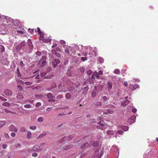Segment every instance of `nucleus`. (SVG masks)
<instances>
[{
    "label": "nucleus",
    "mask_w": 158,
    "mask_h": 158,
    "mask_svg": "<svg viewBox=\"0 0 158 158\" xmlns=\"http://www.w3.org/2000/svg\"><path fill=\"white\" fill-rule=\"evenodd\" d=\"M46 56H43L39 62V64L40 67H43L45 65L46 63Z\"/></svg>",
    "instance_id": "nucleus-1"
},
{
    "label": "nucleus",
    "mask_w": 158,
    "mask_h": 158,
    "mask_svg": "<svg viewBox=\"0 0 158 158\" xmlns=\"http://www.w3.org/2000/svg\"><path fill=\"white\" fill-rule=\"evenodd\" d=\"M52 65L54 68L56 67L58 64L60 62L59 59H53L52 60Z\"/></svg>",
    "instance_id": "nucleus-2"
},
{
    "label": "nucleus",
    "mask_w": 158,
    "mask_h": 158,
    "mask_svg": "<svg viewBox=\"0 0 158 158\" xmlns=\"http://www.w3.org/2000/svg\"><path fill=\"white\" fill-rule=\"evenodd\" d=\"M98 125L97 126V127L98 129L103 130L105 128L104 122H100L98 123Z\"/></svg>",
    "instance_id": "nucleus-3"
},
{
    "label": "nucleus",
    "mask_w": 158,
    "mask_h": 158,
    "mask_svg": "<svg viewBox=\"0 0 158 158\" xmlns=\"http://www.w3.org/2000/svg\"><path fill=\"white\" fill-rule=\"evenodd\" d=\"M44 36H40L39 38V39L40 40L42 41L43 42L45 43L51 41V39L50 38H45Z\"/></svg>",
    "instance_id": "nucleus-4"
},
{
    "label": "nucleus",
    "mask_w": 158,
    "mask_h": 158,
    "mask_svg": "<svg viewBox=\"0 0 158 158\" xmlns=\"http://www.w3.org/2000/svg\"><path fill=\"white\" fill-rule=\"evenodd\" d=\"M9 129L10 131H14L17 132L18 130L16 127L13 125H11L9 127Z\"/></svg>",
    "instance_id": "nucleus-5"
},
{
    "label": "nucleus",
    "mask_w": 158,
    "mask_h": 158,
    "mask_svg": "<svg viewBox=\"0 0 158 158\" xmlns=\"http://www.w3.org/2000/svg\"><path fill=\"white\" fill-rule=\"evenodd\" d=\"M4 93L8 96H11L12 94V91L9 89H6L4 90Z\"/></svg>",
    "instance_id": "nucleus-6"
},
{
    "label": "nucleus",
    "mask_w": 158,
    "mask_h": 158,
    "mask_svg": "<svg viewBox=\"0 0 158 158\" xmlns=\"http://www.w3.org/2000/svg\"><path fill=\"white\" fill-rule=\"evenodd\" d=\"M23 29H22L20 28H18V29L17 28L16 29V31L17 32V33L16 34L17 35H19V34H23L24 33V32L23 31Z\"/></svg>",
    "instance_id": "nucleus-7"
},
{
    "label": "nucleus",
    "mask_w": 158,
    "mask_h": 158,
    "mask_svg": "<svg viewBox=\"0 0 158 158\" xmlns=\"http://www.w3.org/2000/svg\"><path fill=\"white\" fill-rule=\"evenodd\" d=\"M136 117L135 116H132L128 120V121L131 123H133L135 122Z\"/></svg>",
    "instance_id": "nucleus-8"
},
{
    "label": "nucleus",
    "mask_w": 158,
    "mask_h": 158,
    "mask_svg": "<svg viewBox=\"0 0 158 158\" xmlns=\"http://www.w3.org/2000/svg\"><path fill=\"white\" fill-rule=\"evenodd\" d=\"M33 150L34 151H42V148H40V147L38 145H36L33 148Z\"/></svg>",
    "instance_id": "nucleus-9"
},
{
    "label": "nucleus",
    "mask_w": 158,
    "mask_h": 158,
    "mask_svg": "<svg viewBox=\"0 0 158 158\" xmlns=\"http://www.w3.org/2000/svg\"><path fill=\"white\" fill-rule=\"evenodd\" d=\"M35 56L37 58V59H39L41 55V53L40 52L37 51L35 53Z\"/></svg>",
    "instance_id": "nucleus-10"
},
{
    "label": "nucleus",
    "mask_w": 158,
    "mask_h": 158,
    "mask_svg": "<svg viewBox=\"0 0 158 158\" xmlns=\"http://www.w3.org/2000/svg\"><path fill=\"white\" fill-rule=\"evenodd\" d=\"M102 99L104 103L105 104H107L108 102V98L106 96H104L102 97Z\"/></svg>",
    "instance_id": "nucleus-11"
},
{
    "label": "nucleus",
    "mask_w": 158,
    "mask_h": 158,
    "mask_svg": "<svg viewBox=\"0 0 158 158\" xmlns=\"http://www.w3.org/2000/svg\"><path fill=\"white\" fill-rule=\"evenodd\" d=\"M112 83L111 82L108 81L107 85V88L109 89L112 88Z\"/></svg>",
    "instance_id": "nucleus-12"
},
{
    "label": "nucleus",
    "mask_w": 158,
    "mask_h": 158,
    "mask_svg": "<svg viewBox=\"0 0 158 158\" xmlns=\"http://www.w3.org/2000/svg\"><path fill=\"white\" fill-rule=\"evenodd\" d=\"M120 128H121L122 130H123L124 131H127L128 129V127H127V126H119L118 127V128L119 129H120Z\"/></svg>",
    "instance_id": "nucleus-13"
},
{
    "label": "nucleus",
    "mask_w": 158,
    "mask_h": 158,
    "mask_svg": "<svg viewBox=\"0 0 158 158\" xmlns=\"http://www.w3.org/2000/svg\"><path fill=\"white\" fill-rule=\"evenodd\" d=\"M129 103V101L128 100H125L124 102H122V105L123 106H126Z\"/></svg>",
    "instance_id": "nucleus-14"
},
{
    "label": "nucleus",
    "mask_w": 158,
    "mask_h": 158,
    "mask_svg": "<svg viewBox=\"0 0 158 158\" xmlns=\"http://www.w3.org/2000/svg\"><path fill=\"white\" fill-rule=\"evenodd\" d=\"M119 134L120 135H122L123 134V131L121 130H118L116 132V134L115 135V137L117 138V134Z\"/></svg>",
    "instance_id": "nucleus-15"
},
{
    "label": "nucleus",
    "mask_w": 158,
    "mask_h": 158,
    "mask_svg": "<svg viewBox=\"0 0 158 158\" xmlns=\"http://www.w3.org/2000/svg\"><path fill=\"white\" fill-rule=\"evenodd\" d=\"M37 31L38 33L40 35V36H44V33L41 32L40 29L39 27H38L37 28Z\"/></svg>",
    "instance_id": "nucleus-16"
},
{
    "label": "nucleus",
    "mask_w": 158,
    "mask_h": 158,
    "mask_svg": "<svg viewBox=\"0 0 158 158\" xmlns=\"http://www.w3.org/2000/svg\"><path fill=\"white\" fill-rule=\"evenodd\" d=\"M107 134L108 135H114V131L113 130H109L107 131Z\"/></svg>",
    "instance_id": "nucleus-17"
},
{
    "label": "nucleus",
    "mask_w": 158,
    "mask_h": 158,
    "mask_svg": "<svg viewBox=\"0 0 158 158\" xmlns=\"http://www.w3.org/2000/svg\"><path fill=\"white\" fill-rule=\"evenodd\" d=\"M17 74L18 76L20 78V77L21 76V75L20 74V73L19 71V68H17Z\"/></svg>",
    "instance_id": "nucleus-18"
},
{
    "label": "nucleus",
    "mask_w": 158,
    "mask_h": 158,
    "mask_svg": "<svg viewBox=\"0 0 158 158\" xmlns=\"http://www.w3.org/2000/svg\"><path fill=\"white\" fill-rule=\"evenodd\" d=\"M99 142L98 141H94L93 143V145L94 147H97L98 145Z\"/></svg>",
    "instance_id": "nucleus-19"
},
{
    "label": "nucleus",
    "mask_w": 158,
    "mask_h": 158,
    "mask_svg": "<svg viewBox=\"0 0 158 158\" xmlns=\"http://www.w3.org/2000/svg\"><path fill=\"white\" fill-rule=\"evenodd\" d=\"M27 44L28 45H27V47H29V48H30L31 47L32 44V43L31 42V41L30 40H29L28 41Z\"/></svg>",
    "instance_id": "nucleus-20"
},
{
    "label": "nucleus",
    "mask_w": 158,
    "mask_h": 158,
    "mask_svg": "<svg viewBox=\"0 0 158 158\" xmlns=\"http://www.w3.org/2000/svg\"><path fill=\"white\" fill-rule=\"evenodd\" d=\"M98 60L101 63H103L104 61L103 58L101 57H99L98 59Z\"/></svg>",
    "instance_id": "nucleus-21"
},
{
    "label": "nucleus",
    "mask_w": 158,
    "mask_h": 158,
    "mask_svg": "<svg viewBox=\"0 0 158 158\" xmlns=\"http://www.w3.org/2000/svg\"><path fill=\"white\" fill-rule=\"evenodd\" d=\"M71 95L69 93H67L65 95V98L67 99H69L70 98Z\"/></svg>",
    "instance_id": "nucleus-22"
},
{
    "label": "nucleus",
    "mask_w": 158,
    "mask_h": 158,
    "mask_svg": "<svg viewBox=\"0 0 158 158\" xmlns=\"http://www.w3.org/2000/svg\"><path fill=\"white\" fill-rule=\"evenodd\" d=\"M47 97L49 98H53L52 94L50 93L48 94H47Z\"/></svg>",
    "instance_id": "nucleus-23"
},
{
    "label": "nucleus",
    "mask_w": 158,
    "mask_h": 158,
    "mask_svg": "<svg viewBox=\"0 0 158 158\" xmlns=\"http://www.w3.org/2000/svg\"><path fill=\"white\" fill-rule=\"evenodd\" d=\"M6 123V122L5 121H0V128L2 127Z\"/></svg>",
    "instance_id": "nucleus-24"
},
{
    "label": "nucleus",
    "mask_w": 158,
    "mask_h": 158,
    "mask_svg": "<svg viewBox=\"0 0 158 158\" xmlns=\"http://www.w3.org/2000/svg\"><path fill=\"white\" fill-rule=\"evenodd\" d=\"M114 73L117 74H119L120 73V72L119 69H116L114 70Z\"/></svg>",
    "instance_id": "nucleus-25"
},
{
    "label": "nucleus",
    "mask_w": 158,
    "mask_h": 158,
    "mask_svg": "<svg viewBox=\"0 0 158 158\" xmlns=\"http://www.w3.org/2000/svg\"><path fill=\"white\" fill-rule=\"evenodd\" d=\"M0 50H1V52H4L5 50L4 47L2 45H0Z\"/></svg>",
    "instance_id": "nucleus-26"
},
{
    "label": "nucleus",
    "mask_w": 158,
    "mask_h": 158,
    "mask_svg": "<svg viewBox=\"0 0 158 158\" xmlns=\"http://www.w3.org/2000/svg\"><path fill=\"white\" fill-rule=\"evenodd\" d=\"M96 104H95V105L97 106H102V102H96Z\"/></svg>",
    "instance_id": "nucleus-27"
},
{
    "label": "nucleus",
    "mask_w": 158,
    "mask_h": 158,
    "mask_svg": "<svg viewBox=\"0 0 158 158\" xmlns=\"http://www.w3.org/2000/svg\"><path fill=\"white\" fill-rule=\"evenodd\" d=\"M73 147V145H69L66 147L64 148V149L65 150H68L69 149L71 148H72Z\"/></svg>",
    "instance_id": "nucleus-28"
},
{
    "label": "nucleus",
    "mask_w": 158,
    "mask_h": 158,
    "mask_svg": "<svg viewBox=\"0 0 158 158\" xmlns=\"http://www.w3.org/2000/svg\"><path fill=\"white\" fill-rule=\"evenodd\" d=\"M89 146V144L88 143H84V145L81 147V148H85V147L87 148Z\"/></svg>",
    "instance_id": "nucleus-29"
},
{
    "label": "nucleus",
    "mask_w": 158,
    "mask_h": 158,
    "mask_svg": "<svg viewBox=\"0 0 158 158\" xmlns=\"http://www.w3.org/2000/svg\"><path fill=\"white\" fill-rule=\"evenodd\" d=\"M31 133L29 131L27 133V137L28 138H31Z\"/></svg>",
    "instance_id": "nucleus-30"
},
{
    "label": "nucleus",
    "mask_w": 158,
    "mask_h": 158,
    "mask_svg": "<svg viewBox=\"0 0 158 158\" xmlns=\"http://www.w3.org/2000/svg\"><path fill=\"white\" fill-rule=\"evenodd\" d=\"M37 121L40 122H42L43 121V118L42 117H39L38 118Z\"/></svg>",
    "instance_id": "nucleus-31"
},
{
    "label": "nucleus",
    "mask_w": 158,
    "mask_h": 158,
    "mask_svg": "<svg viewBox=\"0 0 158 158\" xmlns=\"http://www.w3.org/2000/svg\"><path fill=\"white\" fill-rule=\"evenodd\" d=\"M2 105L5 106H10V105L9 103L6 102L3 103Z\"/></svg>",
    "instance_id": "nucleus-32"
},
{
    "label": "nucleus",
    "mask_w": 158,
    "mask_h": 158,
    "mask_svg": "<svg viewBox=\"0 0 158 158\" xmlns=\"http://www.w3.org/2000/svg\"><path fill=\"white\" fill-rule=\"evenodd\" d=\"M91 94L92 97H94L96 96V92L94 91H92Z\"/></svg>",
    "instance_id": "nucleus-33"
},
{
    "label": "nucleus",
    "mask_w": 158,
    "mask_h": 158,
    "mask_svg": "<svg viewBox=\"0 0 158 158\" xmlns=\"http://www.w3.org/2000/svg\"><path fill=\"white\" fill-rule=\"evenodd\" d=\"M25 45V42L24 41L21 44L19 45V46L20 47H22V46H24Z\"/></svg>",
    "instance_id": "nucleus-34"
},
{
    "label": "nucleus",
    "mask_w": 158,
    "mask_h": 158,
    "mask_svg": "<svg viewBox=\"0 0 158 158\" xmlns=\"http://www.w3.org/2000/svg\"><path fill=\"white\" fill-rule=\"evenodd\" d=\"M30 128L32 130H34L36 128V127L35 126H32L30 127Z\"/></svg>",
    "instance_id": "nucleus-35"
},
{
    "label": "nucleus",
    "mask_w": 158,
    "mask_h": 158,
    "mask_svg": "<svg viewBox=\"0 0 158 158\" xmlns=\"http://www.w3.org/2000/svg\"><path fill=\"white\" fill-rule=\"evenodd\" d=\"M24 107L25 108H30L31 106L30 104H26L24 105Z\"/></svg>",
    "instance_id": "nucleus-36"
},
{
    "label": "nucleus",
    "mask_w": 158,
    "mask_h": 158,
    "mask_svg": "<svg viewBox=\"0 0 158 158\" xmlns=\"http://www.w3.org/2000/svg\"><path fill=\"white\" fill-rule=\"evenodd\" d=\"M87 73L88 75H91L92 73V71L91 70H88L87 71Z\"/></svg>",
    "instance_id": "nucleus-37"
},
{
    "label": "nucleus",
    "mask_w": 158,
    "mask_h": 158,
    "mask_svg": "<svg viewBox=\"0 0 158 158\" xmlns=\"http://www.w3.org/2000/svg\"><path fill=\"white\" fill-rule=\"evenodd\" d=\"M63 97V96L62 95H59L57 97L56 99H61Z\"/></svg>",
    "instance_id": "nucleus-38"
},
{
    "label": "nucleus",
    "mask_w": 158,
    "mask_h": 158,
    "mask_svg": "<svg viewBox=\"0 0 158 158\" xmlns=\"http://www.w3.org/2000/svg\"><path fill=\"white\" fill-rule=\"evenodd\" d=\"M0 99L3 101H7V99L6 98H4L2 96L0 97Z\"/></svg>",
    "instance_id": "nucleus-39"
},
{
    "label": "nucleus",
    "mask_w": 158,
    "mask_h": 158,
    "mask_svg": "<svg viewBox=\"0 0 158 158\" xmlns=\"http://www.w3.org/2000/svg\"><path fill=\"white\" fill-rule=\"evenodd\" d=\"M41 106V103L40 102H37L36 105L35 106L36 107H39Z\"/></svg>",
    "instance_id": "nucleus-40"
},
{
    "label": "nucleus",
    "mask_w": 158,
    "mask_h": 158,
    "mask_svg": "<svg viewBox=\"0 0 158 158\" xmlns=\"http://www.w3.org/2000/svg\"><path fill=\"white\" fill-rule=\"evenodd\" d=\"M96 75H95V76L96 77V78L97 79H99L100 77V76L99 75L98 73H96Z\"/></svg>",
    "instance_id": "nucleus-41"
},
{
    "label": "nucleus",
    "mask_w": 158,
    "mask_h": 158,
    "mask_svg": "<svg viewBox=\"0 0 158 158\" xmlns=\"http://www.w3.org/2000/svg\"><path fill=\"white\" fill-rule=\"evenodd\" d=\"M81 59L82 61H84L87 60V58L86 57H82Z\"/></svg>",
    "instance_id": "nucleus-42"
},
{
    "label": "nucleus",
    "mask_w": 158,
    "mask_h": 158,
    "mask_svg": "<svg viewBox=\"0 0 158 158\" xmlns=\"http://www.w3.org/2000/svg\"><path fill=\"white\" fill-rule=\"evenodd\" d=\"M64 51L66 53L68 54H69V49L67 48L64 49Z\"/></svg>",
    "instance_id": "nucleus-43"
},
{
    "label": "nucleus",
    "mask_w": 158,
    "mask_h": 158,
    "mask_svg": "<svg viewBox=\"0 0 158 158\" xmlns=\"http://www.w3.org/2000/svg\"><path fill=\"white\" fill-rule=\"evenodd\" d=\"M28 31H29L31 33V34H32L34 32V30H33V29H31V28H29L28 29Z\"/></svg>",
    "instance_id": "nucleus-44"
},
{
    "label": "nucleus",
    "mask_w": 158,
    "mask_h": 158,
    "mask_svg": "<svg viewBox=\"0 0 158 158\" xmlns=\"http://www.w3.org/2000/svg\"><path fill=\"white\" fill-rule=\"evenodd\" d=\"M108 113H109L110 114H112L114 113L113 111L111 110L110 109L108 110Z\"/></svg>",
    "instance_id": "nucleus-45"
},
{
    "label": "nucleus",
    "mask_w": 158,
    "mask_h": 158,
    "mask_svg": "<svg viewBox=\"0 0 158 158\" xmlns=\"http://www.w3.org/2000/svg\"><path fill=\"white\" fill-rule=\"evenodd\" d=\"M18 88L19 89L20 91H21L23 89V88L21 85H18Z\"/></svg>",
    "instance_id": "nucleus-46"
},
{
    "label": "nucleus",
    "mask_w": 158,
    "mask_h": 158,
    "mask_svg": "<svg viewBox=\"0 0 158 158\" xmlns=\"http://www.w3.org/2000/svg\"><path fill=\"white\" fill-rule=\"evenodd\" d=\"M4 135L5 137L7 138H9V136L8 135V134L6 133H4Z\"/></svg>",
    "instance_id": "nucleus-47"
},
{
    "label": "nucleus",
    "mask_w": 158,
    "mask_h": 158,
    "mask_svg": "<svg viewBox=\"0 0 158 158\" xmlns=\"http://www.w3.org/2000/svg\"><path fill=\"white\" fill-rule=\"evenodd\" d=\"M46 74L45 73H40V77H44V75Z\"/></svg>",
    "instance_id": "nucleus-48"
},
{
    "label": "nucleus",
    "mask_w": 158,
    "mask_h": 158,
    "mask_svg": "<svg viewBox=\"0 0 158 158\" xmlns=\"http://www.w3.org/2000/svg\"><path fill=\"white\" fill-rule=\"evenodd\" d=\"M52 109V108L51 107H48L46 109V110L47 111H50Z\"/></svg>",
    "instance_id": "nucleus-49"
},
{
    "label": "nucleus",
    "mask_w": 158,
    "mask_h": 158,
    "mask_svg": "<svg viewBox=\"0 0 158 158\" xmlns=\"http://www.w3.org/2000/svg\"><path fill=\"white\" fill-rule=\"evenodd\" d=\"M32 156L34 157H36L37 156V154L35 152L32 153Z\"/></svg>",
    "instance_id": "nucleus-50"
},
{
    "label": "nucleus",
    "mask_w": 158,
    "mask_h": 158,
    "mask_svg": "<svg viewBox=\"0 0 158 158\" xmlns=\"http://www.w3.org/2000/svg\"><path fill=\"white\" fill-rule=\"evenodd\" d=\"M98 74L100 75H102L103 74V71L102 70H100L98 72Z\"/></svg>",
    "instance_id": "nucleus-51"
},
{
    "label": "nucleus",
    "mask_w": 158,
    "mask_h": 158,
    "mask_svg": "<svg viewBox=\"0 0 158 158\" xmlns=\"http://www.w3.org/2000/svg\"><path fill=\"white\" fill-rule=\"evenodd\" d=\"M137 111V110L135 108H133L132 110V111L133 113Z\"/></svg>",
    "instance_id": "nucleus-52"
},
{
    "label": "nucleus",
    "mask_w": 158,
    "mask_h": 158,
    "mask_svg": "<svg viewBox=\"0 0 158 158\" xmlns=\"http://www.w3.org/2000/svg\"><path fill=\"white\" fill-rule=\"evenodd\" d=\"M11 135L12 137H14L15 136V133H12L11 134Z\"/></svg>",
    "instance_id": "nucleus-53"
},
{
    "label": "nucleus",
    "mask_w": 158,
    "mask_h": 158,
    "mask_svg": "<svg viewBox=\"0 0 158 158\" xmlns=\"http://www.w3.org/2000/svg\"><path fill=\"white\" fill-rule=\"evenodd\" d=\"M46 135V133H44V134H40V137H41V138L42 137H43L45 136Z\"/></svg>",
    "instance_id": "nucleus-54"
},
{
    "label": "nucleus",
    "mask_w": 158,
    "mask_h": 158,
    "mask_svg": "<svg viewBox=\"0 0 158 158\" xmlns=\"http://www.w3.org/2000/svg\"><path fill=\"white\" fill-rule=\"evenodd\" d=\"M26 46L27 47V49H23V51L24 52H27V51H28V50H29V49H30L29 48H28V47H27V46ZM26 47V46H25V47Z\"/></svg>",
    "instance_id": "nucleus-55"
},
{
    "label": "nucleus",
    "mask_w": 158,
    "mask_h": 158,
    "mask_svg": "<svg viewBox=\"0 0 158 158\" xmlns=\"http://www.w3.org/2000/svg\"><path fill=\"white\" fill-rule=\"evenodd\" d=\"M26 46L27 47V49H23V51L24 52H27V51H28V50H29V49H30L29 48H28V47H27V46ZM26 47V46H25V47Z\"/></svg>",
    "instance_id": "nucleus-56"
},
{
    "label": "nucleus",
    "mask_w": 158,
    "mask_h": 158,
    "mask_svg": "<svg viewBox=\"0 0 158 158\" xmlns=\"http://www.w3.org/2000/svg\"><path fill=\"white\" fill-rule=\"evenodd\" d=\"M5 110V111L7 113H13V112H11L10 111H9V110Z\"/></svg>",
    "instance_id": "nucleus-57"
},
{
    "label": "nucleus",
    "mask_w": 158,
    "mask_h": 158,
    "mask_svg": "<svg viewBox=\"0 0 158 158\" xmlns=\"http://www.w3.org/2000/svg\"><path fill=\"white\" fill-rule=\"evenodd\" d=\"M6 147H7V145L5 144H3L2 146V147L4 149L6 148Z\"/></svg>",
    "instance_id": "nucleus-58"
},
{
    "label": "nucleus",
    "mask_w": 158,
    "mask_h": 158,
    "mask_svg": "<svg viewBox=\"0 0 158 158\" xmlns=\"http://www.w3.org/2000/svg\"><path fill=\"white\" fill-rule=\"evenodd\" d=\"M22 130L24 132H27V130L24 128H22Z\"/></svg>",
    "instance_id": "nucleus-59"
},
{
    "label": "nucleus",
    "mask_w": 158,
    "mask_h": 158,
    "mask_svg": "<svg viewBox=\"0 0 158 158\" xmlns=\"http://www.w3.org/2000/svg\"><path fill=\"white\" fill-rule=\"evenodd\" d=\"M20 96V97L19 98H20V99H22L23 98V96L21 95H20L19 94H18V95H17V97H18V96Z\"/></svg>",
    "instance_id": "nucleus-60"
},
{
    "label": "nucleus",
    "mask_w": 158,
    "mask_h": 158,
    "mask_svg": "<svg viewBox=\"0 0 158 158\" xmlns=\"http://www.w3.org/2000/svg\"><path fill=\"white\" fill-rule=\"evenodd\" d=\"M65 114L64 113H60L59 114L58 116H61L63 115H65Z\"/></svg>",
    "instance_id": "nucleus-61"
},
{
    "label": "nucleus",
    "mask_w": 158,
    "mask_h": 158,
    "mask_svg": "<svg viewBox=\"0 0 158 158\" xmlns=\"http://www.w3.org/2000/svg\"><path fill=\"white\" fill-rule=\"evenodd\" d=\"M57 46V44H54L52 46V48H54Z\"/></svg>",
    "instance_id": "nucleus-62"
},
{
    "label": "nucleus",
    "mask_w": 158,
    "mask_h": 158,
    "mask_svg": "<svg viewBox=\"0 0 158 158\" xmlns=\"http://www.w3.org/2000/svg\"><path fill=\"white\" fill-rule=\"evenodd\" d=\"M40 76L39 75H38L35 77V78L36 79H38L39 78Z\"/></svg>",
    "instance_id": "nucleus-63"
},
{
    "label": "nucleus",
    "mask_w": 158,
    "mask_h": 158,
    "mask_svg": "<svg viewBox=\"0 0 158 158\" xmlns=\"http://www.w3.org/2000/svg\"><path fill=\"white\" fill-rule=\"evenodd\" d=\"M95 75H94L93 74L92 76H91V77L92 78L94 79H95Z\"/></svg>",
    "instance_id": "nucleus-64"
}]
</instances>
